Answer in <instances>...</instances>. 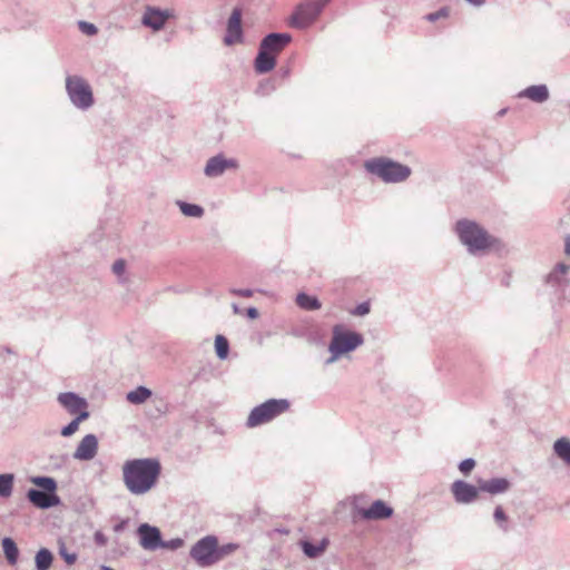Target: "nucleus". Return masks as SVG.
<instances>
[{
    "label": "nucleus",
    "mask_w": 570,
    "mask_h": 570,
    "mask_svg": "<svg viewBox=\"0 0 570 570\" xmlns=\"http://www.w3.org/2000/svg\"><path fill=\"white\" fill-rule=\"evenodd\" d=\"M217 537L208 534L190 548L189 557L200 567H209L217 563Z\"/></svg>",
    "instance_id": "9"
},
{
    "label": "nucleus",
    "mask_w": 570,
    "mask_h": 570,
    "mask_svg": "<svg viewBox=\"0 0 570 570\" xmlns=\"http://www.w3.org/2000/svg\"><path fill=\"white\" fill-rule=\"evenodd\" d=\"M358 514L364 520H385L393 515V508L383 500H375L371 507L358 509Z\"/></svg>",
    "instance_id": "17"
},
{
    "label": "nucleus",
    "mask_w": 570,
    "mask_h": 570,
    "mask_svg": "<svg viewBox=\"0 0 570 570\" xmlns=\"http://www.w3.org/2000/svg\"><path fill=\"white\" fill-rule=\"evenodd\" d=\"M238 167V163L236 159L233 158H225L222 154H218L214 157H210L206 166L204 168V174L207 177H219L222 176L227 169H236Z\"/></svg>",
    "instance_id": "15"
},
{
    "label": "nucleus",
    "mask_w": 570,
    "mask_h": 570,
    "mask_svg": "<svg viewBox=\"0 0 570 570\" xmlns=\"http://www.w3.org/2000/svg\"><path fill=\"white\" fill-rule=\"evenodd\" d=\"M570 266L564 263H558L554 268L546 276V284L551 286L556 292L563 293L569 285L567 274Z\"/></svg>",
    "instance_id": "16"
},
{
    "label": "nucleus",
    "mask_w": 570,
    "mask_h": 570,
    "mask_svg": "<svg viewBox=\"0 0 570 570\" xmlns=\"http://www.w3.org/2000/svg\"><path fill=\"white\" fill-rule=\"evenodd\" d=\"M58 403L71 415L88 411V402L75 392H62L57 396Z\"/></svg>",
    "instance_id": "14"
},
{
    "label": "nucleus",
    "mask_w": 570,
    "mask_h": 570,
    "mask_svg": "<svg viewBox=\"0 0 570 570\" xmlns=\"http://www.w3.org/2000/svg\"><path fill=\"white\" fill-rule=\"evenodd\" d=\"M258 315H259V313H258V309H257L256 307L250 306V307H248V308L246 309V316H247L248 318H250V320H255V318H257V317H258Z\"/></svg>",
    "instance_id": "45"
},
{
    "label": "nucleus",
    "mask_w": 570,
    "mask_h": 570,
    "mask_svg": "<svg viewBox=\"0 0 570 570\" xmlns=\"http://www.w3.org/2000/svg\"><path fill=\"white\" fill-rule=\"evenodd\" d=\"M78 27L80 31L87 36H95L98 32V28L91 22L79 21Z\"/></svg>",
    "instance_id": "36"
},
{
    "label": "nucleus",
    "mask_w": 570,
    "mask_h": 570,
    "mask_svg": "<svg viewBox=\"0 0 570 570\" xmlns=\"http://www.w3.org/2000/svg\"><path fill=\"white\" fill-rule=\"evenodd\" d=\"M364 337L361 333L344 331L342 325H335L333 327V336L328 346V351L332 354L326 361V364H331L336 361L341 355L355 351L357 347L363 345Z\"/></svg>",
    "instance_id": "5"
},
{
    "label": "nucleus",
    "mask_w": 570,
    "mask_h": 570,
    "mask_svg": "<svg viewBox=\"0 0 570 570\" xmlns=\"http://www.w3.org/2000/svg\"><path fill=\"white\" fill-rule=\"evenodd\" d=\"M168 18L169 13L167 11L148 7L142 17V24L157 31L165 26Z\"/></svg>",
    "instance_id": "20"
},
{
    "label": "nucleus",
    "mask_w": 570,
    "mask_h": 570,
    "mask_svg": "<svg viewBox=\"0 0 570 570\" xmlns=\"http://www.w3.org/2000/svg\"><path fill=\"white\" fill-rule=\"evenodd\" d=\"M276 66V58L261 48H258L257 56L254 60V69L258 75H264L272 71Z\"/></svg>",
    "instance_id": "21"
},
{
    "label": "nucleus",
    "mask_w": 570,
    "mask_h": 570,
    "mask_svg": "<svg viewBox=\"0 0 570 570\" xmlns=\"http://www.w3.org/2000/svg\"><path fill=\"white\" fill-rule=\"evenodd\" d=\"M564 252L566 254L570 255V235L566 237Z\"/></svg>",
    "instance_id": "47"
},
{
    "label": "nucleus",
    "mask_w": 570,
    "mask_h": 570,
    "mask_svg": "<svg viewBox=\"0 0 570 570\" xmlns=\"http://www.w3.org/2000/svg\"><path fill=\"white\" fill-rule=\"evenodd\" d=\"M66 91L71 104L80 110L89 109L95 102L90 85L80 76L66 78Z\"/></svg>",
    "instance_id": "7"
},
{
    "label": "nucleus",
    "mask_w": 570,
    "mask_h": 570,
    "mask_svg": "<svg viewBox=\"0 0 570 570\" xmlns=\"http://www.w3.org/2000/svg\"><path fill=\"white\" fill-rule=\"evenodd\" d=\"M511 482L507 478H492L489 480H479V489L481 492L490 493L491 495L502 494L510 490Z\"/></svg>",
    "instance_id": "19"
},
{
    "label": "nucleus",
    "mask_w": 570,
    "mask_h": 570,
    "mask_svg": "<svg viewBox=\"0 0 570 570\" xmlns=\"http://www.w3.org/2000/svg\"><path fill=\"white\" fill-rule=\"evenodd\" d=\"M289 406L291 403L287 399H269L250 411L246 425L255 428L268 423L285 413Z\"/></svg>",
    "instance_id": "6"
},
{
    "label": "nucleus",
    "mask_w": 570,
    "mask_h": 570,
    "mask_svg": "<svg viewBox=\"0 0 570 570\" xmlns=\"http://www.w3.org/2000/svg\"><path fill=\"white\" fill-rule=\"evenodd\" d=\"M475 466V460L472 458L464 459L459 463V470L464 474L468 475Z\"/></svg>",
    "instance_id": "37"
},
{
    "label": "nucleus",
    "mask_w": 570,
    "mask_h": 570,
    "mask_svg": "<svg viewBox=\"0 0 570 570\" xmlns=\"http://www.w3.org/2000/svg\"><path fill=\"white\" fill-rule=\"evenodd\" d=\"M32 483L39 489L31 488L27 492V499L38 509L47 510L60 504L57 495V481L51 476H35Z\"/></svg>",
    "instance_id": "4"
},
{
    "label": "nucleus",
    "mask_w": 570,
    "mask_h": 570,
    "mask_svg": "<svg viewBox=\"0 0 570 570\" xmlns=\"http://www.w3.org/2000/svg\"><path fill=\"white\" fill-rule=\"evenodd\" d=\"M101 570H115L114 568L109 567V566H101L100 567Z\"/></svg>",
    "instance_id": "50"
},
{
    "label": "nucleus",
    "mask_w": 570,
    "mask_h": 570,
    "mask_svg": "<svg viewBox=\"0 0 570 570\" xmlns=\"http://www.w3.org/2000/svg\"><path fill=\"white\" fill-rule=\"evenodd\" d=\"M98 452V439L95 434H87L82 438L76 451L73 452V459L80 461L92 460Z\"/></svg>",
    "instance_id": "18"
},
{
    "label": "nucleus",
    "mask_w": 570,
    "mask_h": 570,
    "mask_svg": "<svg viewBox=\"0 0 570 570\" xmlns=\"http://www.w3.org/2000/svg\"><path fill=\"white\" fill-rule=\"evenodd\" d=\"M331 0H308L299 3L291 16V26L297 29H306L321 14Z\"/></svg>",
    "instance_id": "8"
},
{
    "label": "nucleus",
    "mask_w": 570,
    "mask_h": 570,
    "mask_svg": "<svg viewBox=\"0 0 570 570\" xmlns=\"http://www.w3.org/2000/svg\"><path fill=\"white\" fill-rule=\"evenodd\" d=\"M465 1L474 7H481L485 3L487 0H465Z\"/></svg>",
    "instance_id": "46"
},
{
    "label": "nucleus",
    "mask_w": 570,
    "mask_h": 570,
    "mask_svg": "<svg viewBox=\"0 0 570 570\" xmlns=\"http://www.w3.org/2000/svg\"><path fill=\"white\" fill-rule=\"evenodd\" d=\"M243 10L239 7H235L227 20L226 33L224 36V43L226 46H233L235 43L244 42V32L242 27Z\"/></svg>",
    "instance_id": "10"
},
{
    "label": "nucleus",
    "mask_w": 570,
    "mask_h": 570,
    "mask_svg": "<svg viewBox=\"0 0 570 570\" xmlns=\"http://www.w3.org/2000/svg\"><path fill=\"white\" fill-rule=\"evenodd\" d=\"M216 549H217V552H216L217 557L216 558H217V562H219L225 557L230 556L232 553L237 551L239 549V544L238 543H234V542H229V543H225V544H219L217 542Z\"/></svg>",
    "instance_id": "34"
},
{
    "label": "nucleus",
    "mask_w": 570,
    "mask_h": 570,
    "mask_svg": "<svg viewBox=\"0 0 570 570\" xmlns=\"http://www.w3.org/2000/svg\"><path fill=\"white\" fill-rule=\"evenodd\" d=\"M127 525H128V519H122L114 525V531L116 533H120L127 528Z\"/></svg>",
    "instance_id": "44"
},
{
    "label": "nucleus",
    "mask_w": 570,
    "mask_h": 570,
    "mask_svg": "<svg viewBox=\"0 0 570 570\" xmlns=\"http://www.w3.org/2000/svg\"><path fill=\"white\" fill-rule=\"evenodd\" d=\"M518 97H524L534 102L542 104L549 99V89L546 85H533L520 91Z\"/></svg>",
    "instance_id": "22"
},
{
    "label": "nucleus",
    "mask_w": 570,
    "mask_h": 570,
    "mask_svg": "<svg viewBox=\"0 0 570 570\" xmlns=\"http://www.w3.org/2000/svg\"><path fill=\"white\" fill-rule=\"evenodd\" d=\"M215 352L219 360H226L229 353V342L223 335L215 337Z\"/></svg>",
    "instance_id": "33"
},
{
    "label": "nucleus",
    "mask_w": 570,
    "mask_h": 570,
    "mask_svg": "<svg viewBox=\"0 0 570 570\" xmlns=\"http://www.w3.org/2000/svg\"><path fill=\"white\" fill-rule=\"evenodd\" d=\"M161 465L157 459H134L124 464V482L128 491L139 495L153 489L160 475Z\"/></svg>",
    "instance_id": "1"
},
{
    "label": "nucleus",
    "mask_w": 570,
    "mask_h": 570,
    "mask_svg": "<svg viewBox=\"0 0 570 570\" xmlns=\"http://www.w3.org/2000/svg\"><path fill=\"white\" fill-rule=\"evenodd\" d=\"M292 39L287 32H271L261 40L258 48L276 58L292 42Z\"/></svg>",
    "instance_id": "12"
},
{
    "label": "nucleus",
    "mask_w": 570,
    "mask_h": 570,
    "mask_svg": "<svg viewBox=\"0 0 570 570\" xmlns=\"http://www.w3.org/2000/svg\"><path fill=\"white\" fill-rule=\"evenodd\" d=\"M126 271V261L122 259V258H119L117 259L114 264H112V272L114 274H116L117 276H121Z\"/></svg>",
    "instance_id": "40"
},
{
    "label": "nucleus",
    "mask_w": 570,
    "mask_h": 570,
    "mask_svg": "<svg viewBox=\"0 0 570 570\" xmlns=\"http://www.w3.org/2000/svg\"><path fill=\"white\" fill-rule=\"evenodd\" d=\"M153 392L146 386H137L135 390L127 393L126 400L131 404H142L146 402Z\"/></svg>",
    "instance_id": "23"
},
{
    "label": "nucleus",
    "mask_w": 570,
    "mask_h": 570,
    "mask_svg": "<svg viewBox=\"0 0 570 570\" xmlns=\"http://www.w3.org/2000/svg\"><path fill=\"white\" fill-rule=\"evenodd\" d=\"M507 110H508L507 108H503V109L499 110V111H498V116H499V117L504 116V115L507 114Z\"/></svg>",
    "instance_id": "49"
},
{
    "label": "nucleus",
    "mask_w": 570,
    "mask_h": 570,
    "mask_svg": "<svg viewBox=\"0 0 570 570\" xmlns=\"http://www.w3.org/2000/svg\"><path fill=\"white\" fill-rule=\"evenodd\" d=\"M233 308H234V312H235V313H238V307H237V305H236V304H234V305H233Z\"/></svg>",
    "instance_id": "51"
},
{
    "label": "nucleus",
    "mask_w": 570,
    "mask_h": 570,
    "mask_svg": "<svg viewBox=\"0 0 570 570\" xmlns=\"http://www.w3.org/2000/svg\"><path fill=\"white\" fill-rule=\"evenodd\" d=\"M94 540L95 543L99 547H105L108 542L107 537L101 531L95 532Z\"/></svg>",
    "instance_id": "43"
},
{
    "label": "nucleus",
    "mask_w": 570,
    "mask_h": 570,
    "mask_svg": "<svg viewBox=\"0 0 570 570\" xmlns=\"http://www.w3.org/2000/svg\"><path fill=\"white\" fill-rule=\"evenodd\" d=\"M297 305L305 311L320 309L322 304L316 296L308 295L306 293H299L296 296Z\"/></svg>",
    "instance_id": "26"
},
{
    "label": "nucleus",
    "mask_w": 570,
    "mask_h": 570,
    "mask_svg": "<svg viewBox=\"0 0 570 570\" xmlns=\"http://www.w3.org/2000/svg\"><path fill=\"white\" fill-rule=\"evenodd\" d=\"M139 537V544L148 551H156L160 549L163 544V538L160 530L148 523H141L137 529Z\"/></svg>",
    "instance_id": "13"
},
{
    "label": "nucleus",
    "mask_w": 570,
    "mask_h": 570,
    "mask_svg": "<svg viewBox=\"0 0 570 570\" xmlns=\"http://www.w3.org/2000/svg\"><path fill=\"white\" fill-rule=\"evenodd\" d=\"M184 546V540L181 538H174L170 540H163V544L160 548L168 550H177Z\"/></svg>",
    "instance_id": "35"
},
{
    "label": "nucleus",
    "mask_w": 570,
    "mask_h": 570,
    "mask_svg": "<svg viewBox=\"0 0 570 570\" xmlns=\"http://www.w3.org/2000/svg\"><path fill=\"white\" fill-rule=\"evenodd\" d=\"M2 549L9 564H16L19 557V549L13 539L6 537L2 539Z\"/></svg>",
    "instance_id": "25"
},
{
    "label": "nucleus",
    "mask_w": 570,
    "mask_h": 570,
    "mask_svg": "<svg viewBox=\"0 0 570 570\" xmlns=\"http://www.w3.org/2000/svg\"><path fill=\"white\" fill-rule=\"evenodd\" d=\"M230 293L240 296V297H250L253 296V291L249 288H232Z\"/></svg>",
    "instance_id": "42"
},
{
    "label": "nucleus",
    "mask_w": 570,
    "mask_h": 570,
    "mask_svg": "<svg viewBox=\"0 0 570 570\" xmlns=\"http://www.w3.org/2000/svg\"><path fill=\"white\" fill-rule=\"evenodd\" d=\"M493 519L500 530L503 532H508L510 530L509 517L501 505L495 507L493 511Z\"/></svg>",
    "instance_id": "32"
},
{
    "label": "nucleus",
    "mask_w": 570,
    "mask_h": 570,
    "mask_svg": "<svg viewBox=\"0 0 570 570\" xmlns=\"http://www.w3.org/2000/svg\"><path fill=\"white\" fill-rule=\"evenodd\" d=\"M14 474H0V498H9L12 494Z\"/></svg>",
    "instance_id": "31"
},
{
    "label": "nucleus",
    "mask_w": 570,
    "mask_h": 570,
    "mask_svg": "<svg viewBox=\"0 0 570 570\" xmlns=\"http://www.w3.org/2000/svg\"><path fill=\"white\" fill-rule=\"evenodd\" d=\"M455 233L470 254L476 255L492 247L494 238L473 220L460 219L455 224Z\"/></svg>",
    "instance_id": "2"
},
{
    "label": "nucleus",
    "mask_w": 570,
    "mask_h": 570,
    "mask_svg": "<svg viewBox=\"0 0 570 570\" xmlns=\"http://www.w3.org/2000/svg\"><path fill=\"white\" fill-rule=\"evenodd\" d=\"M281 72H282V76L284 78L288 77L289 73H291V69L289 68H285V69H281Z\"/></svg>",
    "instance_id": "48"
},
{
    "label": "nucleus",
    "mask_w": 570,
    "mask_h": 570,
    "mask_svg": "<svg viewBox=\"0 0 570 570\" xmlns=\"http://www.w3.org/2000/svg\"><path fill=\"white\" fill-rule=\"evenodd\" d=\"M90 416L89 412H81L73 420H71L67 425L61 429V435L65 438L71 436L79 429L80 422L87 420Z\"/></svg>",
    "instance_id": "30"
},
{
    "label": "nucleus",
    "mask_w": 570,
    "mask_h": 570,
    "mask_svg": "<svg viewBox=\"0 0 570 570\" xmlns=\"http://www.w3.org/2000/svg\"><path fill=\"white\" fill-rule=\"evenodd\" d=\"M364 168L368 174L379 177L387 184L404 181L411 175V168L409 166L386 157L367 159L364 163Z\"/></svg>",
    "instance_id": "3"
},
{
    "label": "nucleus",
    "mask_w": 570,
    "mask_h": 570,
    "mask_svg": "<svg viewBox=\"0 0 570 570\" xmlns=\"http://www.w3.org/2000/svg\"><path fill=\"white\" fill-rule=\"evenodd\" d=\"M59 552H60V556L63 558V560L66 561L67 564H73L76 562L77 554L76 553H68L63 546L60 548Z\"/></svg>",
    "instance_id": "41"
},
{
    "label": "nucleus",
    "mask_w": 570,
    "mask_h": 570,
    "mask_svg": "<svg viewBox=\"0 0 570 570\" xmlns=\"http://www.w3.org/2000/svg\"><path fill=\"white\" fill-rule=\"evenodd\" d=\"M180 212L187 217L200 218L204 215V208L197 204H190L184 200H177Z\"/></svg>",
    "instance_id": "29"
},
{
    "label": "nucleus",
    "mask_w": 570,
    "mask_h": 570,
    "mask_svg": "<svg viewBox=\"0 0 570 570\" xmlns=\"http://www.w3.org/2000/svg\"><path fill=\"white\" fill-rule=\"evenodd\" d=\"M448 16H449V8L443 7L435 12H431V13L426 14L425 19L430 22H434V21L439 20L440 18H445Z\"/></svg>",
    "instance_id": "38"
},
{
    "label": "nucleus",
    "mask_w": 570,
    "mask_h": 570,
    "mask_svg": "<svg viewBox=\"0 0 570 570\" xmlns=\"http://www.w3.org/2000/svg\"><path fill=\"white\" fill-rule=\"evenodd\" d=\"M53 561L52 552L47 548H41L35 557L37 570H49Z\"/></svg>",
    "instance_id": "27"
},
{
    "label": "nucleus",
    "mask_w": 570,
    "mask_h": 570,
    "mask_svg": "<svg viewBox=\"0 0 570 570\" xmlns=\"http://www.w3.org/2000/svg\"><path fill=\"white\" fill-rule=\"evenodd\" d=\"M556 455L570 466V440L566 438L558 439L553 444Z\"/></svg>",
    "instance_id": "24"
},
{
    "label": "nucleus",
    "mask_w": 570,
    "mask_h": 570,
    "mask_svg": "<svg viewBox=\"0 0 570 570\" xmlns=\"http://www.w3.org/2000/svg\"><path fill=\"white\" fill-rule=\"evenodd\" d=\"M371 311V305L368 302L360 303L353 311L352 314L356 316H364L368 314Z\"/></svg>",
    "instance_id": "39"
},
{
    "label": "nucleus",
    "mask_w": 570,
    "mask_h": 570,
    "mask_svg": "<svg viewBox=\"0 0 570 570\" xmlns=\"http://www.w3.org/2000/svg\"><path fill=\"white\" fill-rule=\"evenodd\" d=\"M481 490L478 485L468 483L464 480H455L451 484V493L458 504H471L478 500Z\"/></svg>",
    "instance_id": "11"
},
{
    "label": "nucleus",
    "mask_w": 570,
    "mask_h": 570,
    "mask_svg": "<svg viewBox=\"0 0 570 570\" xmlns=\"http://www.w3.org/2000/svg\"><path fill=\"white\" fill-rule=\"evenodd\" d=\"M327 541L324 539L318 544H315L311 541H302V549L306 557L308 558H317L325 550Z\"/></svg>",
    "instance_id": "28"
}]
</instances>
